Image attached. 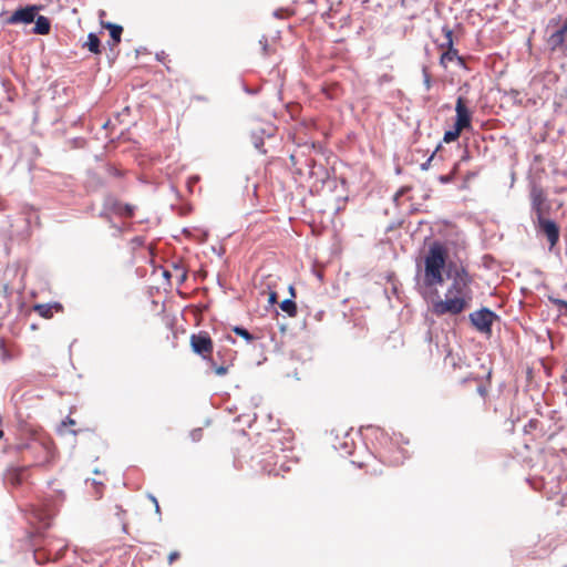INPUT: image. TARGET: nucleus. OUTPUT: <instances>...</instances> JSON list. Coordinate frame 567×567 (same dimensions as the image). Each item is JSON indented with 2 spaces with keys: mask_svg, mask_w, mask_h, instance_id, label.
I'll return each instance as SVG.
<instances>
[{
  "mask_svg": "<svg viewBox=\"0 0 567 567\" xmlns=\"http://www.w3.org/2000/svg\"><path fill=\"white\" fill-rule=\"evenodd\" d=\"M35 25L33 32L35 34L44 35L50 32L51 23L50 20L44 16H38L34 19Z\"/></svg>",
  "mask_w": 567,
  "mask_h": 567,
  "instance_id": "nucleus-10",
  "label": "nucleus"
},
{
  "mask_svg": "<svg viewBox=\"0 0 567 567\" xmlns=\"http://www.w3.org/2000/svg\"><path fill=\"white\" fill-rule=\"evenodd\" d=\"M557 31L561 32V34H564L566 37V33H567V20L564 22V24Z\"/></svg>",
  "mask_w": 567,
  "mask_h": 567,
  "instance_id": "nucleus-27",
  "label": "nucleus"
},
{
  "mask_svg": "<svg viewBox=\"0 0 567 567\" xmlns=\"http://www.w3.org/2000/svg\"><path fill=\"white\" fill-rule=\"evenodd\" d=\"M69 423H70V424H74V421H73V420H71V419H69Z\"/></svg>",
  "mask_w": 567,
  "mask_h": 567,
  "instance_id": "nucleus-38",
  "label": "nucleus"
},
{
  "mask_svg": "<svg viewBox=\"0 0 567 567\" xmlns=\"http://www.w3.org/2000/svg\"><path fill=\"white\" fill-rule=\"evenodd\" d=\"M446 276L451 280L444 299L432 303V312L437 316H457L470 307L473 298L472 277L463 266L450 264Z\"/></svg>",
  "mask_w": 567,
  "mask_h": 567,
  "instance_id": "nucleus-1",
  "label": "nucleus"
},
{
  "mask_svg": "<svg viewBox=\"0 0 567 567\" xmlns=\"http://www.w3.org/2000/svg\"><path fill=\"white\" fill-rule=\"evenodd\" d=\"M442 31L444 33L445 42L441 44V48H447V51L441 55L440 63L444 68H446L447 63L452 62L455 59L462 62V59L458 56L457 51L453 48V31L447 25H444L442 28Z\"/></svg>",
  "mask_w": 567,
  "mask_h": 567,
  "instance_id": "nucleus-5",
  "label": "nucleus"
},
{
  "mask_svg": "<svg viewBox=\"0 0 567 567\" xmlns=\"http://www.w3.org/2000/svg\"><path fill=\"white\" fill-rule=\"evenodd\" d=\"M274 14H275V17H277V18L281 17V13H280L279 11H275V12H274Z\"/></svg>",
  "mask_w": 567,
  "mask_h": 567,
  "instance_id": "nucleus-37",
  "label": "nucleus"
},
{
  "mask_svg": "<svg viewBox=\"0 0 567 567\" xmlns=\"http://www.w3.org/2000/svg\"><path fill=\"white\" fill-rule=\"evenodd\" d=\"M190 346L195 353L203 359H208L213 352V341L207 332H199L190 336Z\"/></svg>",
  "mask_w": 567,
  "mask_h": 567,
  "instance_id": "nucleus-4",
  "label": "nucleus"
},
{
  "mask_svg": "<svg viewBox=\"0 0 567 567\" xmlns=\"http://www.w3.org/2000/svg\"><path fill=\"white\" fill-rule=\"evenodd\" d=\"M550 301L556 305L559 308H561V303H565L566 300H563V299H554V298H550Z\"/></svg>",
  "mask_w": 567,
  "mask_h": 567,
  "instance_id": "nucleus-26",
  "label": "nucleus"
},
{
  "mask_svg": "<svg viewBox=\"0 0 567 567\" xmlns=\"http://www.w3.org/2000/svg\"><path fill=\"white\" fill-rule=\"evenodd\" d=\"M252 141H254V145L257 150H261L262 145H264V140L261 136H257L256 133L252 134Z\"/></svg>",
  "mask_w": 567,
  "mask_h": 567,
  "instance_id": "nucleus-19",
  "label": "nucleus"
},
{
  "mask_svg": "<svg viewBox=\"0 0 567 567\" xmlns=\"http://www.w3.org/2000/svg\"><path fill=\"white\" fill-rule=\"evenodd\" d=\"M2 435H3V432H2V431H0V439L2 437Z\"/></svg>",
  "mask_w": 567,
  "mask_h": 567,
  "instance_id": "nucleus-39",
  "label": "nucleus"
},
{
  "mask_svg": "<svg viewBox=\"0 0 567 567\" xmlns=\"http://www.w3.org/2000/svg\"><path fill=\"white\" fill-rule=\"evenodd\" d=\"M559 310L567 315V301H565V303H561V308H559Z\"/></svg>",
  "mask_w": 567,
  "mask_h": 567,
  "instance_id": "nucleus-31",
  "label": "nucleus"
},
{
  "mask_svg": "<svg viewBox=\"0 0 567 567\" xmlns=\"http://www.w3.org/2000/svg\"><path fill=\"white\" fill-rule=\"evenodd\" d=\"M537 226L546 235L550 247H554L559 239V228L556 223L545 218L543 213H539V216H537Z\"/></svg>",
  "mask_w": 567,
  "mask_h": 567,
  "instance_id": "nucleus-7",
  "label": "nucleus"
},
{
  "mask_svg": "<svg viewBox=\"0 0 567 567\" xmlns=\"http://www.w3.org/2000/svg\"><path fill=\"white\" fill-rule=\"evenodd\" d=\"M40 7L38 6H27L24 8H20L16 10L9 18V24H29L34 21L37 13Z\"/></svg>",
  "mask_w": 567,
  "mask_h": 567,
  "instance_id": "nucleus-6",
  "label": "nucleus"
},
{
  "mask_svg": "<svg viewBox=\"0 0 567 567\" xmlns=\"http://www.w3.org/2000/svg\"><path fill=\"white\" fill-rule=\"evenodd\" d=\"M446 264V251L445 248L434 243L431 245L425 258L424 269L422 275V284L426 288H433L441 286L444 282V268Z\"/></svg>",
  "mask_w": 567,
  "mask_h": 567,
  "instance_id": "nucleus-2",
  "label": "nucleus"
},
{
  "mask_svg": "<svg viewBox=\"0 0 567 567\" xmlns=\"http://www.w3.org/2000/svg\"><path fill=\"white\" fill-rule=\"evenodd\" d=\"M455 111H456V121H455L454 126L458 127V130H462V131L464 128L470 127L471 114L465 105L464 99L461 96L456 101Z\"/></svg>",
  "mask_w": 567,
  "mask_h": 567,
  "instance_id": "nucleus-8",
  "label": "nucleus"
},
{
  "mask_svg": "<svg viewBox=\"0 0 567 567\" xmlns=\"http://www.w3.org/2000/svg\"><path fill=\"white\" fill-rule=\"evenodd\" d=\"M60 305L54 303H39L34 306V310L43 318H51L53 316V309H59Z\"/></svg>",
  "mask_w": 567,
  "mask_h": 567,
  "instance_id": "nucleus-12",
  "label": "nucleus"
},
{
  "mask_svg": "<svg viewBox=\"0 0 567 567\" xmlns=\"http://www.w3.org/2000/svg\"><path fill=\"white\" fill-rule=\"evenodd\" d=\"M276 301H277V293L272 291L269 293V303H275Z\"/></svg>",
  "mask_w": 567,
  "mask_h": 567,
  "instance_id": "nucleus-29",
  "label": "nucleus"
},
{
  "mask_svg": "<svg viewBox=\"0 0 567 567\" xmlns=\"http://www.w3.org/2000/svg\"><path fill=\"white\" fill-rule=\"evenodd\" d=\"M462 130H458V127L454 126V130H451V131H446L445 134H444V142L445 143H451L453 141H455L460 134H461Z\"/></svg>",
  "mask_w": 567,
  "mask_h": 567,
  "instance_id": "nucleus-18",
  "label": "nucleus"
},
{
  "mask_svg": "<svg viewBox=\"0 0 567 567\" xmlns=\"http://www.w3.org/2000/svg\"><path fill=\"white\" fill-rule=\"evenodd\" d=\"M152 501H153V502H154V504H155V509H156V512H157V513H159V505H158V503H157V499H156L155 497H153V496H152Z\"/></svg>",
  "mask_w": 567,
  "mask_h": 567,
  "instance_id": "nucleus-35",
  "label": "nucleus"
},
{
  "mask_svg": "<svg viewBox=\"0 0 567 567\" xmlns=\"http://www.w3.org/2000/svg\"><path fill=\"white\" fill-rule=\"evenodd\" d=\"M105 28H107L110 30V35H111L112 40L115 43H118L121 41V34L123 32V28L118 24H113L111 22L106 23Z\"/></svg>",
  "mask_w": 567,
  "mask_h": 567,
  "instance_id": "nucleus-14",
  "label": "nucleus"
},
{
  "mask_svg": "<svg viewBox=\"0 0 567 567\" xmlns=\"http://www.w3.org/2000/svg\"><path fill=\"white\" fill-rule=\"evenodd\" d=\"M190 436H192L193 441H199L202 437V430L196 429V430L192 431Z\"/></svg>",
  "mask_w": 567,
  "mask_h": 567,
  "instance_id": "nucleus-22",
  "label": "nucleus"
},
{
  "mask_svg": "<svg viewBox=\"0 0 567 567\" xmlns=\"http://www.w3.org/2000/svg\"><path fill=\"white\" fill-rule=\"evenodd\" d=\"M107 205H110V209L113 213H115L120 216L131 217L134 213V206L128 205V204H121L117 202H112V205L110 203H107Z\"/></svg>",
  "mask_w": 567,
  "mask_h": 567,
  "instance_id": "nucleus-11",
  "label": "nucleus"
},
{
  "mask_svg": "<svg viewBox=\"0 0 567 567\" xmlns=\"http://www.w3.org/2000/svg\"><path fill=\"white\" fill-rule=\"evenodd\" d=\"M215 373L217 375H224L227 373V368L224 367V365H220V367H215Z\"/></svg>",
  "mask_w": 567,
  "mask_h": 567,
  "instance_id": "nucleus-23",
  "label": "nucleus"
},
{
  "mask_svg": "<svg viewBox=\"0 0 567 567\" xmlns=\"http://www.w3.org/2000/svg\"><path fill=\"white\" fill-rule=\"evenodd\" d=\"M259 42L262 45L264 52L266 53L268 48L267 39L264 37Z\"/></svg>",
  "mask_w": 567,
  "mask_h": 567,
  "instance_id": "nucleus-28",
  "label": "nucleus"
},
{
  "mask_svg": "<svg viewBox=\"0 0 567 567\" xmlns=\"http://www.w3.org/2000/svg\"><path fill=\"white\" fill-rule=\"evenodd\" d=\"M423 78H424V85H425L426 90H430V87H431V78H430V74L426 72L425 69L423 70Z\"/></svg>",
  "mask_w": 567,
  "mask_h": 567,
  "instance_id": "nucleus-20",
  "label": "nucleus"
},
{
  "mask_svg": "<svg viewBox=\"0 0 567 567\" xmlns=\"http://www.w3.org/2000/svg\"><path fill=\"white\" fill-rule=\"evenodd\" d=\"M559 310L567 315V301H565V303H561V308H559Z\"/></svg>",
  "mask_w": 567,
  "mask_h": 567,
  "instance_id": "nucleus-32",
  "label": "nucleus"
},
{
  "mask_svg": "<svg viewBox=\"0 0 567 567\" xmlns=\"http://www.w3.org/2000/svg\"><path fill=\"white\" fill-rule=\"evenodd\" d=\"M233 331L244 338L248 343L251 342L255 338L254 336L243 327H234Z\"/></svg>",
  "mask_w": 567,
  "mask_h": 567,
  "instance_id": "nucleus-17",
  "label": "nucleus"
},
{
  "mask_svg": "<svg viewBox=\"0 0 567 567\" xmlns=\"http://www.w3.org/2000/svg\"><path fill=\"white\" fill-rule=\"evenodd\" d=\"M406 2H408V0H400V3H401L402 7H405Z\"/></svg>",
  "mask_w": 567,
  "mask_h": 567,
  "instance_id": "nucleus-36",
  "label": "nucleus"
},
{
  "mask_svg": "<svg viewBox=\"0 0 567 567\" xmlns=\"http://www.w3.org/2000/svg\"><path fill=\"white\" fill-rule=\"evenodd\" d=\"M497 318V315L488 308H482L470 313L471 323L477 331L485 334H491L492 326Z\"/></svg>",
  "mask_w": 567,
  "mask_h": 567,
  "instance_id": "nucleus-3",
  "label": "nucleus"
},
{
  "mask_svg": "<svg viewBox=\"0 0 567 567\" xmlns=\"http://www.w3.org/2000/svg\"><path fill=\"white\" fill-rule=\"evenodd\" d=\"M565 42V35L561 34V32H554L550 37H549V40H548V43L549 45L551 47L553 50L561 47Z\"/></svg>",
  "mask_w": 567,
  "mask_h": 567,
  "instance_id": "nucleus-15",
  "label": "nucleus"
},
{
  "mask_svg": "<svg viewBox=\"0 0 567 567\" xmlns=\"http://www.w3.org/2000/svg\"><path fill=\"white\" fill-rule=\"evenodd\" d=\"M530 199H532V208L536 213L537 216H539V213L542 212V206L545 202V195L542 188L534 186L530 192Z\"/></svg>",
  "mask_w": 567,
  "mask_h": 567,
  "instance_id": "nucleus-9",
  "label": "nucleus"
},
{
  "mask_svg": "<svg viewBox=\"0 0 567 567\" xmlns=\"http://www.w3.org/2000/svg\"><path fill=\"white\" fill-rule=\"evenodd\" d=\"M559 310L567 315V301H565V303H561V308H559Z\"/></svg>",
  "mask_w": 567,
  "mask_h": 567,
  "instance_id": "nucleus-33",
  "label": "nucleus"
},
{
  "mask_svg": "<svg viewBox=\"0 0 567 567\" xmlns=\"http://www.w3.org/2000/svg\"><path fill=\"white\" fill-rule=\"evenodd\" d=\"M433 158H434V153L424 163L421 164V169L427 171L430 168V165H431V162L433 161Z\"/></svg>",
  "mask_w": 567,
  "mask_h": 567,
  "instance_id": "nucleus-21",
  "label": "nucleus"
},
{
  "mask_svg": "<svg viewBox=\"0 0 567 567\" xmlns=\"http://www.w3.org/2000/svg\"><path fill=\"white\" fill-rule=\"evenodd\" d=\"M451 181H452V176L451 175H442V176H440V182L443 183V184L450 183Z\"/></svg>",
  "mask_w": 567,
  "mask_h": 567,
  "instance_id": "nucleus-25",
  "label": "nucleus"
},
{
  "mask_svg": "<svg viewBox=\"0 0 567 567\" xmlns=\"http://www.w3.org/2000/svg\"><path fill=\"white\" fill-rule=\"evenodd\" d=\"M178 557H179L178 551H172L168 556V563L173 564V561H175Z\"/></svg>",
  "mask_w": 567,
  "mask_h": 567,
  "instance_id": "nucleus-24",
  "label": "nucleus"
},
{
  "mask_svg": "<svg viewBox=\"0 0 567 567\" xmlns=\"http://www.w3.org/2000/svg\"><path fill=\"white\" fill-rule=\"evenodd\" d=\"M280 309L287 312L290 317H293L297 312L296 302L291 299H286L280 303Z\"/></svg>",
  "mask_w": 567,
  "mask_h": 567,
  "instance_id": "nucleus-16",
  "label": "nucleus"
},
{
  "mask_svg": "<svg viewBox=\"0 0 567 567\" xmlns=\"http://www.w3.org/2000/svg\"><path fill=\"white\" fill-rule=\"evenodd\" d=\"M390 462H391L392 464H394V465H398V464H400V463L402 462V458H400V457H394V458H392Z\"/></svg>",
  "mask_w": 567,
  "mask_h": 567,
  "instance_id": "nucleus-30",
  "label": "nucleus"
},
{
  "mask_svg": "<svg viewBox=\"0 0 567 567\" xmlns=\"http://www.w3.org/2000/svg\"><path fill=\"white\" fill-rule=\"evenodd\" d=\"M559 310L567 315V301H565V303H561V308H559Z\"/></svg>",
  "mask_w": 567,
  "mask_h": 567,
  "instance_id": "nucleus-34",
  "label": "nucleus"
},
{
  "mask_svg": "<svg viewBox=\"0 0 567 567\" xmlns=\"http://www.w3.org/2000/svg\"><path fill=\"white\" fill-rule=\"evenodd\" d=\"M100 39L99 37L95 34V33H89L87 35V42L85 43V45L87 47L89 51L93 52V53H99L100 52Z\"/></svg>",
  "mask_w": 567,
  "mask_h": 567,
  "instance_id": "nucleus-13",
  "label": "nucleus"
}]
</instances>
